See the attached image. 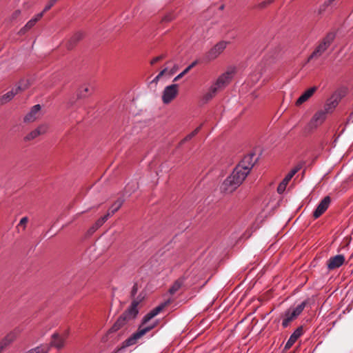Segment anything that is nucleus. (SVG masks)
I'll list each match as a JSON object with an SVG mask.
<instances>
[{
  "mask_svg": "<svg viewBox=\"0 0 353 353\" xmlns=\"http://www.w3.org/2000/svg\"><path fill=\"white\" fill-rule=\"evenodd\" d=\"M139 301L133 300L130 305L117 318L112 327L108 330L107 336L117 332L130 321L135 319L139 314Z\"/></svg>",
  "mask_w": 353,
  "mask_h": 353,
  "instance_id": "f257e3e1",
  "label": "nucleus"
},
{
  "mask_svg": "<svg viewBox=\"0 0 353 353\" xmlns=\"http://www.w3.org/2000/svg\"><path fill=\"white\" fill-rule=\"evenodd\" d=\"M241 169V167L236 166L232 172L223 181L220 187L222 192L232 193L242 184L248 174Z\"/></svg>",
  "mask_w": 353,
  "mask_h": 353,
  "instance_id": "f03ea898",
  "label": "nucleus"
},
{
  "mask_svg": "<svg viewBox=\"0 0 353 353\" xmlns=\"http://www.w3.org/2000/svg\"><path fill=\"white\" fill-rule=\"evenodd\" d=\"M310 299H307L300 304H299L296 307L293 308H289L285 311L283 314V320H282V326L283 328L288 327L290 324L296 319L298 316L302 313L304 308L309 304Z\"/></svg>",
  "mask_w": 353,
  "mask_h": 353,
  "instance_id": "7ed1b4c3",
  "label": "nucleus"
},
{
  "mask_svg": "<svg viewBox=\"0 0 353 353\" xmlns=\"http://www.w3.org/2000/svg\"><path fill=\"white\" fill-rule=\"evenodd\" d=\"M336 37V33L330 32L321 39L313 52L307 58V62H310L313 59L320 57L330 47Z\"/></svg>",
  "mask_w": 353,
  "mask_h": 353,
  "instance_id": "20e7f679",
  "label": "nucleus"
},
{
  "mask_svg": "<svg viewBox=\"0 0 353 353\" xmlns=\"http://www.w3.org/2000/svg\"><path fill=\"white\" fill-rule=\"evenodd\" d=\"M142 324L140 323L136 332L132 334L128 339L123 341L112 353H124L127 347L136 345L139 340L141 339L145 332L142 329Z\"/></svg>",
  "mask_w": 353,
  "mask_h": 353,
  "instance_id": "39448f33",
  "label": "nucleus"
},
{
  "mask_svg": "<svg viewBox=\"0 0 353 353\" xmlns=\"http://www.w3.org/2000/svg\"><path fill=\"white\" fill-rule=\"evenodd\" d=\"M235 72L236 68L234 67L230 68L225 72L221 74L212 85L215 88L218 92L220 91L229 84Z\"/></svg>",
  "mask_w": 353,
  "mask_h": 353,
  "instance_id": "423d86ee",
  "label": "nucleus"
},
{
  "mask_svg": "<svg viewBox=\"0 0 353 353\" xmlns=\"http://www.w3.org/2000/svg\"><path fill=\"white\" fill-rule=\"evenodd\" d=\"M179 92V85L174 83L166 86L162 94V101L164 104L170 103L174 99Z\"/></svg>",
  "mask_w": 353,
  "mask_h": 353,
  "instance_id": "0eeeda50",
  "label": "nucleus"
},
{
  "mask_svg": "<svg viewBox=\"0 0 353 353\" xmlns=\"http://www.w3.org/2000/svg\"><path fill=\"white\" fill-rule=\"evenodd\" d=\"M228 42L221 41L215 44L205 54V59L208 61H212L216 59L226 48Z\"/></svg>",
  "mask_w": 353,
  "mask_h": 353,
  "instance_id": "6e6552de",
  "label": "nucleus"
},
{
  "mask_svg": "<svg viewBox=\"0 0 353 353\" xmlns=\"http://www.w3.org/2000/svg\"><path fill=\"white\" fill-rule=\"evenodd\" d=\"M255 157L254 153H250L245 155L243 159L238 163L236 167H241L242 171H245V173L249 174L252 168L256 163L257 159H254Z\"/></svg>",
  "mask_w": 353,
  "mask_h": 353,
  "instance_id": "1a4fd4ad",
  "label": "nucleus"
},
{
  "mask_svg": "<svg viewBox=\"0 0 353 353\" xmlns=\"http://www.w3.org/2000/svg\"><path fill=\"white\" fill-rule=\"evenodd\" d=\"M345 259L343 254H337L330 257L327 261L328 270H333L340 268L345 263Z\"/></svg>",
  "mask_w": 353,
  "mask_h": 353,
  "instance_id": "9d476101",
  "label": "nucleus"
},
{
  "mask_svg": "<svg viewBox=\"0 0 353 353\" xmlns=\"http://www.w3.org/2000/svg\"><path fill=\"white\" fill-rule=\"evenodd\" d=\"M331 202V199L329 196H325L317 205L316 208L313 212L314 219L320 217L328 208Z\"/></svg>",
  "mask_w": 353,
  "mask_h": 353,
  "instance_id": "9b49d317",
  "label": "nucleus"
},
{
  "mask_svg": "<svg viewBox=\"0 0 353 353\" xmlns=\"http://www.w3.org/2000/svg\"><path fill=\"white\" fill-rule=\"evenodd\" d=\"M48 130V126L46 124H41L39 125L36 129L32 130L30 133H28L25 137L24 141H32L36 138H37L39 136L44 134L47 132Z\"/></svg>",
  "mask_w": 353,
  "mask_h": 353,
  "instance_id": "f8f14e48",
  "label": "nucleus"
},
{
  "mask_svg": "<svg viewBox=\"0 0 353 353\" xmlns=\"http://www.w3.org/2000/svg\"><path fill=\"white\" fill-rule=\"evenodd\" d=\"M327 114V112L325 110L316 112L310 120L309 125L312 128H317L324 122Z\"/></svg>",
  "mask_w": 353,
  "mask_h": 353,
  "instance_id": "ddd939ff",
  "label": "nucleus"
},
{
  "mask_svg": "<svg viewBox=\"0 0 353 353\" xmlns=\"http://www.w3.org/2000/svg\"><path fill=\"white\" fill-rule=\"evenodd\" d=\"M67 338V334L60 336L58 333H54L52 335V340L49 344L50 348L54 347L58 350L62 349L65 345V341Z\"/></svg>",
  "mask_w": 353,
  "mask_h": 353,
  "instance_id": "4468645a",
  "label": "nucleus"
},
{
  "mask_svg": "<svg viewBox=\"0 0 353 353\" xmlns=\"http://www.w3.org/2000/svg\"><path fill=\"white\" fill-rule=\"evenodd\" d=\"M188 277L189 276L187 274H184L175 280L168 290L169 294L174 295L176 292H178L183 286L185 285V281L188 279Z\"/></svg>",
  "mask_w": 353,
  "mask_h": 353,
  "instance_id": "2eb2a0df",
  "label": "nucleus"
},
{
  "mask_svg": "<svg viewBox=\"0 0 353 353\" xmlns=\"http://www.w3.org/2000/svg\"><path fill=\"white\" fill-rule=\"evenodd\" d=\"M303 334V326L297 327L294 332L290 335L288 341L285 343L284 350L290 349L296 341V340Z\"/></svg>",
  "mask_w": 353,
  "mask_h": 353,
  "instance_id": "dca6fc26",
  "label": "nucleus"
},
{
  "mask_svg": "<svg viewBox=\"0 0 353 353\" xmlns=\"http://www.w3.org/2000/svg\"><path fill=\"white\" fill-rule=\"evenodd\" d=\"M84 33L81 31L75 32L67 41L66 48L68 50H72L77 43L83 39Z\"/></svg>",
  "mask_w": 353,
  "mask_h": 353,
  "instance_id": "f3484780",
  "label": "nucleus"
},
{
  "mask_svg": "<svg viewBox=\"0 0 353 353\" xmlns=\"http://www.w3.org/2000/svg\"><path fill=\"white\" fill-rule=\"evenodd\" d=\"M41 105L39 104L34 105L30 112L25 116V122H33L37 119V114L41 110Z\"/></svg>",
  "mask_w": 353,
  "mask_h": 353,
  "instance_id": "a211bd4d",
  "label": "nucleus"
},
{
  "mask_svg": "<svg viewBox=\"0 0 353 353\" xmlns=\"http://www.w3.org/2000/svg\"><path fill=\"white\" fill-rule=\"evenodd\" d=\"M316 87H312L307 90L303 94H302L299 98L296 101V105H300L303 103L307 101L316 92Z\"/></svg>",
  "mask_w": 353,
  "mask_h": 353,
  "instance_id": "6ab92c4d",
  "label": "nucleus"
},
{
  "mask_svg": "<svg viewBox=\"0 0 353 353\" xmlns=\"http://www.w3.org/2000/svg\"><path fill=\"white\" fill-rule=\"evenodd\" d=\"M217 92L218 91L216 90V88L211 85L208 90L203 94L201 99V103L202 104L207 103L216 96Z\"/></svg>",
  "mask_w": 353,
  "mask_h": 353,
  "instance_id": "aec40b11",
  "label": "nucleus"
},
{
  "mask_svg": "<svg viewBox=\"0 0 353 353\" xmlns=\"http://www.w3.org/2000/svg\"><path fill=\"white\" fill-rule=\"evenodd\" d=\"M22 90H23V88L19 85L16 88L14 91L12 90L11 91L8 92L0 98V103L3 104L10 101L19 92V91Z\"/></svg>",
  "mask_w": 353,
  "mask_h": 353,
  "instance_id": "412c9836",
  "label": "nucleus"
},
{
  "mask_svg": "<svg viewBox=\"0 0 353 353\" xmlns=\"http://www.w3.org/2000/svg\"><path fill=\"white\" fill-rule=\"evenodd\" d=\"M94 92V88L86 85H83L79 88L78 98L83 99L91 95Z\"/></svg>",
  "mask_w": 353,
  "mask_h": 353,
  "instance_id": "4be33fe9",
  "label": "nucleus"
},
{
  "mask_svg": "<svg viewBox=\"0 0 353 353\" xmlns=\"http://www.w3.org/2000/svg\"><path fill=\"white\" fill-rule=\"evenodd\" d=\"M123 203V199H118L117 200L112 206L109 208L107 214L104 215L105 217H106L107 219H108L109 217L112 216L114 213H116L122 206Z\"/></svg>",
  "mask_w": 353,
  "mask_h": 353,
  "instance_id": "5701e85b",
  "label": "nucleus"
},
{
  "mask_svg": "<svg viewBox=\"0 0 353 353\" xmlns=\"http://www.w3.org/2000/svg\"><path fill=\"white\" fill-rule=\"evenodd\" d=\"M108 219L104 216L99 218L97 221L88 229V234L92 235L94 234Z\"/></svg>",
  "mask_w": 353,
  "mask_h": 353,
  "instance_id": "b1692460",
  "label": "nucleus"
},
{
  "mask_svg": "<svg viewBox=\"0 0 353 353\" xmlns=\"http://www.w3.org/2000/svg\"><path fill=\"white\" fill-rule=\"evenodd\" d=\"M17 334L14 332H10L1 341L0 344L6 348L15 341Z\"/></svg>",
  "mask_w": 353,
  "mask_h": 353,
  "instance_id": "393cba45",
  "label": "nucleus"
},
{
  "mask_svg": "<svg viewBox=\"0 0 353 353\" xmlns=\"http://www.w3.org/2000/svg\"><path fill=\"white\" fill-rule=\"evenodd\" d=\"M50 346L48 344H42L34 348H32L26 353H48Z\"/></svg>",
  "mask_w": 353,
  "mask_h": 353,
  "instance_id": "a878e982",
  "label": "nucleus"
},
{
  "mask_svg": "<svg viewBox=\"0 0 353 353\" xmlns=\"http://www.w3.org/2000/svg\"><path fill=\"white\" fill-rule=\"evenodd\" d=\"M337 0H326L322 5L320 6L319 12L321 14L325 11L327 9L330 8L332 9L336 6V1Z\"/></svg>",
  "mask_w": 353,
  "mask_h": 353,
  "instance_id": "bb28decb",
  "label": "nucleus"
},
{
  "mask_svg": "<svg viewBox=\"0 0 353 353\" xmlns=\"http://www.w3.org/2000/svg\"><path fill=\"white\" fill-rule=\"evenodd\" d=\"M338 105V101L335 99H333L332 97L328 100L326 104L324 106V110L328 113L332 112L333 109H334Z\"/></svg>",
  "mask_w": 353,
  "mask_h": 353,
  "instance_id": "cd10ccee",
  "label": "nucleus"
},
{
  "mask_svg": "<svg viewBox=\"0 0 353 353\" xmlns=\"http://www.w3.org/2000/svg\"><path fill=\"white\" fill-rule=\"evenodd\" d=\"M301 166L299 165L295 166L289 172V173L283 179V181L288 184L292 178L301 170Z\"/></svg>",
  "mask_w": 353,
  "mask_h": 353,
  "instance_id": "c85d7f7f",
  "label": "nucleus"
},
{
  "mask_svg": "<svg viewBox=\"0 0 353 353\" xmlns=\"http://www.w3.org/2000/svg\"><path fill=\"white\" fill-rule=\"evenodd\" d=\"M202 124L194 130L192 132L186 135L180 142V145L184 143L186 141L191 140L194 136H196L201 128Z\"/></svg>",
  "mask_w": 353,
  "mask_h": 353,
  "instance_id": "c756f323",
  "label": "nucleus"
},
{
  "mask_svg": "<svg viewBox=\"0 0 353 353\" xmlns=\"http://www.w3.org/2000/svg\"><path fill=\"white\" fill-rule=\"evenodd\" d=\"M197 63V61H195L192 62L190 65H189L183 72L179 74L173 80V81H176L181 79L185 74H186L192 68H194Z\"/></svg>",
  "mask_w": 353,
  "mask_h": 353,
  "instance_id": "7c9ffc66",
  "label": "nucleus"
},
{
  "mask_svg": "<svg viewBox=\"0 0 353 353\" xmlns=\"http://www.w3.org/2000/svg\"><path fill=\"white\" fill-rule=\"evenodd\" d=\"M156 316L157 314L152 310L143 317L141 323L143 325H145L152 318H154Z\"/></svg>",
  "mask_w": 353,
  "mask_h": 353,
  "instance_id": "2f4dec72",
  "label": "nucleus"
},
{
  "mask_svg": "<svg viewBox=\"0 0 353 353\" xmlns=\"http://www.w3.org/2000/svg\"><path fill=\"white\" fill-rule=\"evenodd\" d=\"M36 24L35 20L30 19L27 23L20 30L19 32L24 34L26 31L30 30Z\"/></svg>",
  "mask_w": 353,
  "mask_h": 353,
  "instance_id": "473e14b6",
  "label": "nucleus"
},
{
  "mask_svg": "<svg viewBox=\"0 0 353 353\" xmlns=\"http://www.w3.org/2000/svg\"><path fill=\"white\" fill-rule=\"evenodd\" d=\"M158 324V321H156L153 323L152 324L148 325H142V329L143 331L147 334L148 332H150L152 330H153L154 327H157Z\"/></svg>",
  "mask_w": 353,
  "mask_h": 353,
  "instance_id": "72a5a7b5",
  "label": "nucleus"
},
{
  "mask_svg": "<svg viewBox=\"0 0 353 353\" xmlns=\"http://www.w3.org/2000/svg\"><path fill=\"white\" fill-rule=\"evenodd\" d=\"M287 185L288 183L286 182H284V181H282L277 187V192L279 194L283 193L286 189Z\"/></svg>",
  "mask_w": 353,
  "mask_h": 353,
  "instance_id": "f704fd0d",
  "label": "nucleus"
},
{
  "mask_svg": "<svg viewBox=\"0 0 353 353\" xmlns=\"http://www.w3.org/2000/svg\"><path fill=\"white\" fill-rule=\"evenodd\" d=\"M168 303H169V301L165 302L164 303H161L159 305H158L157 307L152 309V310L157 315L160 312H161L163 310V308L167 305V304Z\"/></svg>",
  "mask_w": 353,
  "mask_h": 353,
  "instance_id": "c9c22d12",
  "label": "nucleus"
},
{
  "mask_svg": "<svg viewBox=\"0 0 353 353\" xmlns=\"http://www.w3.org/2000/svg\"><path fill=\"white\" fill-rule=\"evenodd\" d=\"M58 0H50L48 3L45 6L44 9L43 10V12H46L47 11L50 10L51 8L56 3V2Z\"/></svg>",
  "mask_w": 353,
  "mask_h": 353,
  "instance_id": "e433bc0d",
  "label": "nucleus"
},
{
  "mask_svg": "<svg viewBox=\"0 0 353 353\" xmlns=\"http://www.w3.org/2000/svg\"><path fill=\"white\" fill-rule=\"evenodd\" d=\"M168 68H165L163 70H161L159 74L151 81V83H157L159 79L167 72Z\"/></svg>",
  "mask_w": 353,
  "mask_h": 353,
  "instance_id": "4c0bfd02",
  "label": "nucleus"
},
{
  "mask_svg": "<svg viewBox=\"0 0 353 353\" xmlns=\"http://www.w3.org/2000/svg\"><path fill=\"white\" fill-rule=\"evenodd\" d=\"M138 290H139L138 283H134L132 288L131 292H130V296L132 298H134V296H136V294L138 292Z\"/></svg>",
  "mask_w": 353,
  "mask_h": 353,
  "instance_id": "58836bf2",
  "label": "nucleus"
},
{
  "mask_svg": "<svg viewBox=\"0 0 353 353\" xmlns=\"http://www.w3.org/2000/svg\"><path fill=\"white\" fill-rule=\"evenodd\" d=\"M173 19H174V17L172 16V14H167V15L164 16V17L162 18V19H161V22H162V23H164V22H165V23H167V22H170V21H172V20H173Z\"/></svg>",
  "mask_w": 353,
  "mask_h": 353,
  "instance_id": "ea45409f",
  "label": "nucleus"
},
{
  "mask_svg": "<svg viewBox=\"0 0 353 353\" xmlns=\"http://www.w3.org/2000/svg\"><path fill=\"white\" fill-rule=\"evenodd\" d=\"M165 57V55H164V54H161L160 56L156 57L151 60L150 64L154 65V63H157L158 61L163 59Z\"/></svg>",
  "mask_w": 353,
  "mask_h": 353,
  "instance_id": "a19ab883",
  "label": "nucleus"
},
{
  "mask_svg": "<svg viewBox=\"0 0 353 353\" xmlns=\"http://www.w3.org/2000/svg\"><path fill=\"white\" fill-rule=\"evenodd\" d=\"M28 221V218L27 216H24L20 220L18 226H23V230H25Z\"/></svg>",
  "mask_w": 353,
  "mask_h": 353,
  "instance_id": "79ce46f5",
  "label": "nucleus"
},
{
  "mask_svg": "<svg viewBox=\"0 0 353 353\" xmlns=\"http://www.w3.org/2000/svg\"><path fill=\"white\" fill-rule=\"evenodd\" d=\"M274 0H267L261 2L259 3V6L261 8H265L268 5H270V3H273Z\"/></svg>",
  "mask_w": 353,
  "mask_h": 353,
  "instance_id": "37998d69",
  "label": "nucleus"
},
{
  "mask_svg": "<svg viewBox=\"0 0 353 353\" xmlns=\"http://www.w3.org/2000/svg\"><path fill=\"white\" fill-rule=\"evenodd\" d=\"M44 13H45V12H43V10L41 12H40V13L37 14L35 16V17H34V18H33L32 19H33V20H35V22L37 23L39 20H40V19L42 18V17L43 16V14H44Z\"/></svg>",
  "mask_w": 353,
  "mask_h": 353,
  "instance_id": "c03bdc74",
  "label": "nucleus"
},
{
  "mask_svg": "<svg viewBox=\"0 0 353 353\" xmlns=\"http://www.w3.org/2000/svg\"><path fill=\"white\" fill-rule=\"evenodd\" d=\"M20 14H21V11L19 10H15L12 14V18L14 19V18L18 17L20 15Z\"/></svg>",
  "mask_w": 353,
  "mask_h": 353,
  "instance_id": "a18cd8bd",
  "label": "nucleus"
},
{
  "mask_svg": "<svg viewBox=\"0 0 353 353\" xmlns=\"http://www.w3.org/2000/svg\"><path fill=\"white\" fill-rule=\"evenodd\" d=\"M177 69H178L177 65H174V67L171 69L170 73L173 74L174 72H175L177 70Z\"/></svg>",
  "mask_w": 353,
  "mask_h": 353,
  "instance_id": "49530a36",
  "label": "nucleus"
},
{
  "mask_svg": "<svg viewBox=\"0 0 353 353\" xmlns=\"http://www.w3.org/2000/svg\"><path fill=\"white\" fill-rule=\"evenodd\" d=\"M4 347L0 344V353L3 351Z\"/></svg>",
  "mask_w": 353,
  "mask_h": 353,
  "instance_id": "de8ad7c7",
  "label": "nucleus"
},
{
  "mask_svg": "<svg viewBox=\"0 0 353 353\" xmlns=\"http://www.w3.org/2000/svg\"><path fill=\"white\" fill-rule=\"evenodd\" d=\"M88 210H85V211L81 212L79 214H83V213H85V212H88Z\"/></svg>",
  "mask_w": 353,
  "mask_h": 353,
  "instance_id": "09e8293b",
  "label": "nucleus"
},
{
  "mask_svg": "<svg viewBox=\"0 0 353 353\" xmlns=\"http://www.w3.org/2000/svg\"><path fill=\"white\" fill-rule=\"evenodd\" d=\"M220 9H221V10L223 9V6H221L220 7Z\"/></svg>",
  "mask_w": 353,
  "mask_h": 353,
  "instance_id": "8fccbe9b",
  "label": "nucleus"
}]
</instances>
